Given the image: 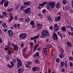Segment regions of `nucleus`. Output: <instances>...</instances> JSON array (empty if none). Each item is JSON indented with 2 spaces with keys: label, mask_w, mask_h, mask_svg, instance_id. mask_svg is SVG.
Segmentation results:
<instances>
[{
  "label": "nucleus",
  "mask_w": 73,
  "mask_h": 73,
  "mask_svg": "<svg viewBox=\"0 0 73 73\" xmlns=\"http://www.w3.org/2000/svg\"><path fill=\"white\" fill-rule=\"evenodd\" d=\"M49 28L51 30H52L53 29V26H51Z\"/></svg>",
  "instance_id": "obj_53"
},
{
  "label": "nucleus",
  "mask_w": 73,
  "mask_h": 73,
  "mask_svg": "<svg viewBox=\"0 0 73 73\" xmlns=\"http://www.w3.org/2000/svg\"><path fill=\"white\" fill-rule=\"evenodd\" d=\"M68 33L69 35H71V36H73V32H72L71 33L70 32V31H69Z\"/></svg>",
  "instance_id": "obj_32"
},
{
  "label": "nucleus",
  "mask_w": 73,
  "mask_h": 73,
  "mask_svg": "<svg viewBox=\"0 0 73 73\" xmlns=\"http://www.w3.org/2000/svg\"><path fill=\"white\" fill-rule=\"evenodd\" d=\"M48 20H49V21L51 20V17H49L48 18Z\"/></svg>",
  "instance_id": "obj_59"
},
{
  "label": "nucleus",
  "mask_w": 73,
  "mask_h": 73,
  "mask_svg": "<svg viewBox=\"0 0 73 73\" xmlns=\"http://www.w3.org/2000/svg\"><path fill=\"white\" fill-rule=\"evenodd\" d=\"M27 6H21V9H24L25 8H26Z\"/></svg>",
  "instance_id": "obj_25"
},
{
  "label": "nucleus",
  "mask_w": 73,
  "mask_h": 73,
  "mask_svg": "<svg viewBox=\"0 0 73 73\" xmlns=\"http://www.w3.org/2000/svg\"><path fill=\"white\" fill-rule=\"evenodd\" d=\"M14 49L15 50H17V51L18 50V49H19V47L17 45H15L14 47Z\"/></svg>",
  "instance_id": "obj_18"
},
{
  "label": "nucleus",
  "mask_w": 73,
  "mask_h": 73,
  "mask_svg": "<svg viewBox=\"0 0 73 73\" xmlns=\"http://www.w3.org/2000/svg\"><path fill=\"white\" fill-rule=\"evenodd\" d=\"M46 4V2H44L41 4H39V5L41 7H42V6H44V5H45Z\"/></svg>",
  "instance_id": "obj_16"
},
{
  "label": "nucleus",
  "mask_w": 73,
  "mask_h": 73,
  "mask_svg": "<svg viewBox=\"0 0 73 73\" xmlns=\"http://www.w3.org/2000/svg\"><path fill=\"white\" fill-rule=\"evenodd\" d=\"M55 20V21H59L61 20V17H60V16H58L57 18H56Z\"/></svg>",
  "instance_id": "obj_12"
},
{
  "label": "nucleus",
  "mask_w": 73,
  "mask_h": 73,
  "mask_svg": "<svg viewBox=\"0 0 73 73\" xmlns=\"http://www.w3.org/2000/svg\"><path fill=\"white\" fill-rule=\"evenodd\" d=\"M43 50H44V52H47V50H46V49L45 48H43Z\"/></svg>",
  "instance_id": "obj_49"
},
{
  "label": "nucleus",
  "mask_w": 73,
  "mask_h": 73,
  "mask_svg": "<svg viewBox=\"0 0 73 73\" xmlns=\"http://www.w3.org/2000/svg\"><path fill=\"white\" fill-rule=\"evenodd\" d=\"M59 6H60V5L58 4H57L55 5V7L57 8H58Z\"/></svg>",
  "instance_id": "obj_34"
},
{
  "label": "nucleus",
  "mask_w": 73,
  "mask_h": 73,
  "mask_svg": "<svg viewBox=\"0 0 73 73\" xmlns=\"http://www.w3.org/2000/svg\"><path fill=\"white\" fill-rule=\"evenodd\" d=\"M30 24L32 25H34V22H33V21H32L31 22Z\"/></svg>",
  "instance_id": "obj_37"
},
{
  "label": "nucleus",
  "mask_w": 73,
  "mask_h": 73,
  "mask_svg": "<svg viewBox=\"0 0 73 73\" xmlns=\"http://www.w3.org/2000/svg\"><path fill=\"white\" fill-rule=\"evenodd\" d=\"M13 9L12 8L9 9H7V11L8 12H11V11H12Z\"/></svg>",
  "instance_id": "obj_31"
},
{
  "label": "nucleus",
  "mask_w": 73,
  "mask_h": 73,
  "mask_svg": "<svg viewBox=\"0 0 73 73\" xmlns=\"http://www.w3.org/2000/svg\"><path fill=\"white\" fill-rule=\"evenodd\" d=\"M31 2L30 1H27L26 2H24V5H25L26 7H27V6L31 4Z\"/></svg>",
  "instance_id": "obj_9"
},
{
  "label": "nucleus",
  "mask_w": 73,
  "mask_h": 73,
  "mask_svg": "<svg viewBox=\"0 0 73 73\" xmlns=\"http://www.w3.org/2000/svg\"><path fill=\"white\" fill-rule=\"evenodd\" d=\"M32 64V62H29L27 63V64H28L29 65H31Z\"/></svg>",
  "instance_id": "obj_60"
},
{
  "label": "nucleus",
  "mask_w": 73,
  "mask_h": 73,
  "mask_svg": "<svg viewBox=\"0 0 73 73\" xmlns=\"http://www.w3.org/2000/svg\"><path fill=\"white\" fill-rule=\"evenodd\" d=\"M27 36V35L25 33H22L19 35V37L21 40H24Z\"/></svg>",
  "instance_id": "obj_3"
},
{
  "label": "nucleus",
  "mask_w": 73,
  "mask_h": 73,
  "mask_svg": "<svg viewBox=\"0 0 73 73\" xmlns=\"http://www.w3.org/2000/svg\"><path fill=\"white\" fill-rule=\"evenodd\" d=\"M67 45H68V46H69L70 47L72 46V43L70 42H68L67 43Z\"/></svg>",
  "instance_id": "obj_20"
},
{
  "label": "nucleus",
  "mask_w": 73,
  "mask_h": 73,
  "mask_svg": "<svg viewBox=\"0 0 73 73\" xmlns=\"http://www.w3.org/2000/svg\"><path fill=\"white\" fill-rule=\"evenodd\" d=\"M35 62L36 63V64H37V63H39V62L37 60H36L35 61Z\"/></svg>",
  "instance_id": "obj_43"
},
{
  "label": "nucleus",
  "mask_w": 73,
  "mask_h": 73,
  "mask_svg": "<svg viewBox=\"0 0 73 73\" xmlns=\"http://www.w3.org/2000/svg\"><path fill=\"white\" fill-rule=\"evenodd\" d=\"M25 21L27 22H29V18L27 17L26 18V19H25Z\"/></svg>",
  "instance_id": "obj_27"
},
{
  "label": "nucleus",
  "mask_w": 73,
  "mask_h": 73,
  "mask_svg": "<svg viewBox=\"0 0 73 73\" xmlns=\"http://www.w3.org/2000/svg\"><path fill=\"white\" fill-rule=\"evenodd\" d=\"M64 54H60V55L59 57L60 58H63V57H64Z\"/></svg>",
  "instance_id": "obj_26"
},
{
  "label": "nucleus",
  "mask_w": 73,
  "mask_h": 73,
  "mask_svg": "<svg viewBox=\"0 0 73 73\" xmlns=\"http://www.w3.org/2000/svg\"><path fill=\"white\" fill-rule=\"evenodd\" d=\"M60 65H61V67H63L64 66V64H65V62H62L61 61L60 62Z\"/></svg>",
  "instance_id": "obj_17"
},
{
  "label": "nucleus",
  "mask_w": 73,
  "mask_h": 73,
  "mask_svg": "<svg viewBox=\"0 0 73 73\" xmlns=\"http://www.w3.org/2000/svg\"><path fill=\"white\" fill-rule=\"evenodd\" d=\"M60 52L62 54H63L64 53V50H63V49L61 48L60 49Z\"/></svg>",
  "instance_id": "obj_35"
},
{
  "label": "nucleus",
  "mask_w": 73,
  "mask_h": 73,
  "mask_svg": "<svg viewBox=\"0 0 73 73\" xmlns=\"http://www.w3.org/2000/svg\"><path fill=\"white\" fill-rule=\"evenodd\" d=\"M69 60H73V58L71 56H70L69 58Z\"/></svg>",
  "instance_id": "obj_47"
},
{
  "label": "nucleus",
  "mask_w": 73,
  "mask_h": 73,
  "mask_svg": "<svg viewBox=\"0 0 73 73\" xmlns=\"http://www.w3.org/2000/svg\"><path fill=\"white\" fill-rule=\"evenodd\" d=\"M70 29L71 31H72V32H73V28L71 26L70 27Z\"/></svg>",
  "instance_id": "obj_54"
},
{
  "label": "nucleus",
  "mask_w": 73,
  "mask_h": 73,
  "mask_svg": "<svg viewBox=\"0 0 73 73\" xmlns=\"http://www.w3.org/2000/svg\"><path fill=\"white\" fill-rule=\"evenodd\" d=\"M70 66L71 67H72L73 66V63H72V62H70Z\"/></svg>",
  "instance_id": "obj_52"
},
{
  "label": "nucleus",
  "mask_w": 73,
  "mask_h": 73,
  "mask_svg": "<svg viewBox=\"0 0 73 73\" xmlns=\"http://www.w3.org/2000/svg\"><path fill=\"white\" fill-rule=\"evenodd\" d=\"M52 38L54 40H58L57 35L56 33H55L53 34V35Z\"/></svg>",
  "instance_id": "obj_6"
},
{
  "label": "nucleus",
  "mask_w": 73,
  "mask_h": 73,
  "mask_svg": "<svg viewBox=\"0 0 73 73\" xmlns=\"http://www.w3.org/2000/svg\"><path fill=\"white\" fill-rule=\"evenodd\" d=\"M39 70V68L38 67H35V71H37V70Z\"/></svg>",
  "instance_id": "obj_48"
},
{
  "label": "nucleus",
  "mask_w": 73,
  "mask_h": 73,
  "mask_svg": "<svg viewBox=\"0 0 73 73\" xmlns=\"http://www.w3.org/2000/svg\"><path fill=\"white\" fill-rule=\"evenodd\" d=\"M10 20L9 21V22H11V21H12V20H13V16H12V14L10 13Z\"/></svg>",
  "instance_id": "obj_13"
},
{
  "label": "nucleus",
  "mask_w": 73,
  "mask_h": 73,
  "mask_svg": "<svg viewBox=\"0 0 73 73\" xmlns=\"http://www.w3.org/2000/svg\"><path fill=\"white\" fill-rule=\"evenodd\" d=\"M5 1V0H2L1 2V3H0V5H3V3H4H4Z\"/></svg>",
  "instance_id": "obj_28"
},
{
  "label": "nucleus",
  "mask_w": 73,
  "mask_h": 73,
  "mask_svg": "<svg viewBox=\"0 0 73 73\" xmlns=\"http://www.w3.org/2000/svg\"><path fill=\"white\" fill-rule=\"evenodd\" d=\"M8 33L9 34V37H12L13 35V33L12 32V31L11 30H9L8 31Z\"/></svg>",
  "instance_id": "obj_10"
},
{
  "label": "nucleus",
  "mask_w": 73,
  "mask_h": 73,
  "mask_svg": "<svg viewBox=\"0 0 73 73\" xmlns=\"http://www.w3.org/2000/svg\"><path fill=\"white\" fill-rule=\"evenodd\" d=\"M65 62V67H66H66H67V66H68V63H67V62Z\"/></svg>",
  "instance_id": "obj_46"
},
{
  "label": "nucleus",
  "mask_w": 73,
  "mask_h": 73,
  "mask_svg": "<svg viewBox=\"0 0 73 73\" xmlns=\"http://www.w3.org/2000/svg\"><path fill=\"white\" fill-rule=\"evenodd\" d=\"M66 10H68V11H69V10H70V7H68L67 8H66Z\"/></svg>",
  "instance_id": "obj_57"
},
{
  "label": "nucleus",
  "mask_w": 73,
  "mask_h": 73,
  "mask_svg": "<svg viewBox=\"0 0 73 73\" xmlns=\"http://www.w3.org/2000/svg\"><path fill=\"white\" fill-rule=\"evenodd\" d=\"M13 62L14 63H16V60H15V58H13L12 59Z\"/></svg>",
  "instance_id": "obj_44"
},
{
  "label": "nucleus",
  "mask_w": 73,
  "mask_h": 73,
  "mask_svg": "<svg viewBox=\"0 0 73 73\" xmlns=\"http://www.w3.org/2000/svg\"><path fill=\"white\" fill-rule=\"evenodd\" d=\"M17 26L18 28H20V24L19 23H18L17 24Z\"/></svg>",
  "instance_id": "obj_50"
},
{
  "label": "nucleus",
  "mask_w": 73,
  "mask_h": 73,
  "mask_svg": "<svg viewBox=\"0 0 73 73\" xmlns=\"http://www.w3.org/2000/svg\"><path fill=\"white\" fill-rule=\"evenodd\" d=\"M3 14L4 16H6L7 15V13L6 12H3Z\"/></svg>",
  "instance_id": "obj_39"
},
{
  "label": "nucleus",
  "mask_w": 73,
  "mask_h": 73,
  "mask_svg": "<svg viewBox=\"0 0 73 73\" xmlns=\"http://www.w3.org/2000/svg\"><path fill=\"white\" fill-rule=\"evenodd\" d=\"M8 46H11V42H10V41L9 40L8 42Z\"/></svg>",
  "instance_id": "obj_30"
},
{
  "label": "nucleus",
  "mask_w": 73,
  "mask_h": 73,
  "mask_svg": "<svg viewBox=\"0 0 73 73\" xmlns=\"http://www.w3.org/2000/svg\"><path fill=\"white\" fill-rule=\"evenodd\" d=\"M57 27V24H56L54 25V28H56Z\"/></svg>",
  "instance_id": "obj_55"
},
{
  "label": "nucleus",
  "mask_w": 73,
  "mask_h": 73,
  "mask_svg": "<svg viewBox=\"0 0 73 73\" xmlns=\"http://www.w3.org/2000/svg\"><path fill=\"white\" fill-rule=\"evenodd\" d=\"M17 61L18 64V68H19L22 65V62L21 60L19 58L17 59Z\"/></svg>",
  "instance_id": "obj_4"
},
{
  "label": "nucleus",
  "mask_w": 73,
  "mask_h": 73,
  "mask_svg": "<svg viewBox=\"0 0 73 73\" xmlns=\"http://www.w3.org/2000/svg\"><path fill=\"white\" fill-rule=\"evenodd\" d=\"M59 30V27H58L55 30V32H56V31H58Z\"/></svg>",
  "instance_id": "obj_38"
},
{
  "label": "nucleus",
  "mask_w": 73,
  "mask_h": 73,
  "mask_svg": "<svg viewBox=\"0 0 73 73\" xmlns=\"http://www.w3.org/2000/svg\"><path fill=\"white\" fill-rule=\"evenodd\" d=\"M42 25L40 23H38L37 24V28L38 30H40L42 29Z\"/></svg>",
  "instance_id": "obj_7"
},
{
  "label": "nucleus",
  "mask_w": 73,
  "mask_h": 73,
  "mask_svg": "<svg viewBox=\"0 0 73 73\" xmlns=\"http://www.w3.org/2000/svg\"><path fill=\"white\" fill-rule=\"evenodd\" d=\"M39 37V35H38L37 36H35L33 37H31V40H34V41L35 43L37 42V40H36L37 38H38Z\"/></svg>",
  "instance_id": "obj_5"
},
{
  "label": "nucleus",
  "mask_w": 73,
  "mask_h": 73,
  "mask_svg": "<svg viewBox=\"0 0 73 73\" xmlns=\"http://www.w3.org/2000/svg\"><path fill=\"white\" fill-rule=\"evenodd\" d=\"M70 13H73V10H71L70 11Z\"/></svg>",
  "instance_id": "obj_64"
},
{
  "label": "nucleus",
  "mask_w": 73,
  "mask_h": 73,
  "mask_svg": "<svg viewBox=\"0 0 73 73\" xmlns=\"http://www.w3.org/2000/svg\"><path fill=\"white\" fill-rule=\"evenodd\" d=\"M38 45L37 44L36 45V46L34 47V50L35 51L36 50V49L38 48Z\"/></svg>",
  "instance_id": "obj_24"
},
{
  "label": "nucleus",
  "mask_w": 73,
  "mask_h": 73,
  "mask_svg": "<svg viewBox=\"0 0 73 73\" xmlns=\"http://www.w3.org/2000/svg\"><path fill=\"white\" fill-rule=\"evenodd\" d=\"M56 61L57 62H58L59 61V59L57 58L56 60Z\"/></svg>",
  "instance_id": "obj_63"
},
{
  "label": "nucleus",
  "mask_w": 73,
  "mask_h": 73,
  "mask_svg": "<svg viewBox=\"0 0 73 73\" xmlns=\"http://www.w3.org/2000/svg\"><path fill=\"white\" fill-rule=\"evenodd\" d=\"M5 3L4 4V5L5 7H7L8 5V4H9V2L7 0H5L4 2Z\"/></svg>",
  "instance_id": "obj_11"
},
{
  "label": "nucleus",
  "mask_w": 73,
  "mask_h": 73,
  "mask_svg": "<svg viewBox=\"0 0 73 73\" xmlns=\"http://www.w3.org/2000/svg\"><path fill=\"white\" fill-rule=\"evenodd\" d=\"M51 48V46L49 45H48L46 46V49H50Z\"/></svg>",
  "instance_id": "obj_22"
},
{
  "label": "nucleus",
  "mask_w": 73,
  "mask_h": 73,
  "mask_svg": "<svg viewBox=\"0 0 73 73\" xmlns=\"http://www.w3.org/2000/svg\"><path fill=\"white\" fill-rule=\"evenodd\" d=\"M61 29L62 31L63 32H65V31H66V29H65V26H64L63 27H62Z\"/></svg>",
  "instance_id": "obj_19"
},
{
  "label": "nucleus",
  "mask_w": 73,
  "mask_h": 73,
  "mask_svg": "<svg viewBox=\"0 0 73 73\" xmlns=\"http://www.w3.org/2000/svg\"><path fill=\"white\" fill-rule=\"evenodd\" d=\"M32 69L33 71H36V67H33L32 68Z\"/></svg>",
  "instance_id": "obj_45"
},
{
  "label": "nucleus",
  "mask_w": 73,
  "mask_h": 73,
  "mask_svg": "<svg viewBox=\"0 0 73 73\" xmlns=\"http://www.w3.org/2000/svg\"><path fill=\"white\" fill-rule=\"evenodd\" d=\"M44 54L46 56H47L48 55V53H47V51H46L45 52H44Z\"/></svg>",
  "instance_id": "obj_58"
},
{
  "label": "nucleus",
  "mask_w": 73,
  "mask_h": 73,
  "mask_svg": "<svg viewBox=\"0 0 73 73\" xmlns=\"http://www.w3.org/2000/svg\"><path fill=\"white\" fill-rule=\"evenodd\" d=\"M25 66L26 68H29L30 67L29 66V64H25Z\"/></svg>",
  "instance_id": "obj_41"
},
{
  "label": "nucleus",
  "mask_w": 73,
  "mask_h": 73,
  "mask_svg": "<svg viewBox=\"0 0 73 73\" xmlns=\"http://www.w3.org/2000/svg\"><path fill=\"white\" fill-rule=\"evenodd\" d=\"M42 12L44 13H45L46 12V10H45V9H43L42 10Z\"/></svg>",
  "instance_id": "obj_42"
},
{
  "label": "nucleus",
  "mask_w": 73,
  "mask_h": 73,
  "mask_svg": "<svg viewBox=\"0 0 73 73\" xmlns=\"http://www.w3.org/2000/svg\"><path fill=\"white\" fill-rule=\"evenodd\" d=\"M2 26H3V27H4V26H5V25H6V23H3L2 24Z\"/></svg>",
  "instance_id": "obj_56"
},
{
  "label": "nucleus",
  "mask_w": 73,
  "mask_h": 73,
  "mask_svg": "<svg viewBox=\"0 0 73 73\" xmlns=\"http://www.w3.org/2000/svg\"><path fill=\"white\" fill-rule=\"evenodd\" d=\"M7 66L8 68H13V67L9 64L7 65Z\"/></svg>",
  "instance_id": "obj_40"
},
{
  "label": "nucleus",
  "mask_w": 73,
  "mask_h": 73,
  "mask_svg": "<svg viewBox=\"0 0 73 73\" xmlns=\"http://www.w3.org/2000/svg\"><path fill=\"white\" fill-rule=\"evenodd\" d=\"M10 63L11 66L13 67V65H14L13 62L12 61H11L10 62Z\"/></svg>",
  "instance_id": "obj_33"
},
{
  "label": "nucleus",
  "mask_w": 73,
  "mask_h": 73,
  "mask_svg": "<svg viewBox=\"0 0 73 73\" xmlns=\"http://www.w3.org/2000/svg\"><path fill=\"white\" fill-rule=\"evenodd\" d=\"M26 48H24L23 50V53H25L26 52Z\"/></svg>",
  "instance_id": "obj_36"
},
{
  "label": "nucleus",
  "mask_w": 73,
  "mask_h": 73,
  "mask_svg": "<svg viewBox=\"0 0 73 73\" xmlns=\"http://www.w3.org/2000/svg\"><path fill=\"white\" fill-rule=\"evenodd\" d=\"M38 56H39V53L38 52H36L35 54H34L33 55V57H34V58H35L36 57H38Z\"/></svg>",
  "instance_id": "obj_14"
},
{
  "label": "nucleus",
  "mask_w": 73,
  "mask_h": 73,
  "mask_svg": "<svg viewBox=\"0 0 73 73\" xmlns=\"http://www.w3.org/2000/svg\"><path fill=\"white\" fill-rule=\"evenodd\" d=\"M7 52L8 54H9V55H11V54H12V51L11 50H9L7 51Z\"/></svg>",
  "instance_id": "obj_21"
},
{
  "label": "nucleus",
  "mask_w": 73,
  "mask_h": 73,
  "mask_svg": "<svg viewBox=\"0 0 73 73\" xmlns=\"http://www.w3.org/2000/svg\"><path fill=\"white\" fill-rule=\"evenodd\" d=\"M61 72H63L64 71V68H62V70H61Z\"/></svg>",
  "instance_id": "obj_61"
},
{
  "label": "nucleus",
  "mask_w": 73,
  "mask_h": 73,
  "mask_svg": "<svg viewBox=\"0 0 73 73\" xmlns=\"http://www.w3.org/2000/svg\"><path fill=\"white\" fill-rule=\"evenodd\" d=\"M18 71L19 73H23V70L21 68H19L18 70Z\"/></svg>",
  "instance_id": "obj_15"
},
{
  "label": "nucleus",
  "mask_w": 73,
  "mask_h": 73,
  "mask_svg": "<svg viewBox=\"0 0 73 73\" xmlns=\"http://www.w3.org/2000/svg\"><path fill=\"white\" fill-rule=\"evenodd\" d=\"M55 3L54 2H52L48 3L47 4V7H46V8L49 11H51L52 10L51 9H50V6L51 8H52V9H54V5H55Z\"/></svg>",
  "instance_id": "obj_1"
},
{
  "label": "nucleus",
  "mask_w": 73,
  "mask_h": 73,
  "mask_svg": "<svg viewBox=\"0 0 73 73\" xmlns=\"http://www.w3.org/2000/svg\"><path fill=\"white\" fill-rule=\"evenodd\" d=\"M5 59H7V60H9V56L8 55H5Z\"/></svg>",
  "instance_id": "obj_29"
},
{
  "label": "nucleus",
  "mask_w": 73,
  "mask_h": 73,
  "mask_svg": "<svg viewBox=\"0 0 73 73\" xmlns=\"http://www.w3.org/2000/svg\"><path fill=\"white\" fill-rule=\"evenodd\" d=\"M68 3V1L67 0H64L63 1V3L64 4V5H65L66 3Z\"/></svg>",
  "instance_id": "obj_23"
},
{
  "label": "nucleus",
  "mask_w": 73,
  "mask_h": 73,
  "mask_svg": "<svg viewBox=\"0 0 73 73\" xmlns=\"http://www.w3.org/2000/svg\"><path fill=\"white\" fill-rule=\"evenodd\" d=\"M30 45L31 46H32V45H33V42H31L30 43Z\"/></svg>",
  "instance_id": "obj_51"
},
{
  "label": "nucleus",
  "mask_w": 73,
  "mask_h": 73,
  "mask_svg": "<svg viewBox=\"0 0 73 73\" xmlns=\"http://www.w3.org/2000/svg\"><path fill=\"white\" fill-rule=\"evenodd\" d=\"M30 11H31V8L29 7L24 11V12L26 14H28L30 13Z\"/></svg>",
  "instance_id": "obj_8"
},
{
  "label": "nucleus",
  "mask_w": 73,
  "mask_h": 73,
  "mask_svg": "<svg viewBox=\"0 0 73 73\" xmlns=\"http://www.w3.org/2000/svg\"><path fill=\"white\" fill-rule=\"evenodd\" d=\"M49 35L48 31L46 30H44L41 33V36L42 38H45V37L48 36Z\"/></svg>",
  "instance_id": "obj_2"
},
{
  "label": "nucleus",
  "mask_w": 73,
  "mask_h": 73,
  "mask_svg": "<svg viewBox=\"0 0 73 73\" xmlns=\"http://www.w3.org/2000/svg\"><path fill=\"white\" fill-rule=\"evenodd\" d=\"M33 26L32 27V28H34L35 27V28H36V26L35 25H32Z\"/></svg>",
  "instance_id": "obj_62"
}]
</instances>
